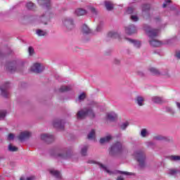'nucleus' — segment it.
Segmentation results:
<instances>
[{
  "label": "nucleus",
  "instance_id": "nucleus-53",
  "mask_svg": "<svg viewBox=\"0 0 180 180\" xmlns=\"http://www.w3.org/2000/svg\"><path fill=\"white\" fill-rule=\"evenodd\" d=\"M38 2L40 4V0H38Z\"/></svg>",
  "mask_w": 180,
  "mask_h": 180
},
{
  "label": "nucleus",
  "instance_id": "nucleus-29",
  "mask_svg": "<svg viewBox=\"0 0 180 180\" xmlns=\"http://www.w3.org/2000/svg\"><path fill=\"white\" fill-rule=\"evenodd\" d=\"M46 31H43L41 30H37V36H46Z\"/></svg>",
  "mask_w": 180,
  "mask_h": 180
},
{
  "label": "nucleus",
  "instance_id": "nucleus-50",
  "mask_svg": "<svg viewBox=\"0 0 180 180\" xmlns=\"http://www.w3.org/2000/svg\"><path fill=\"white\" fill-rule=\"evenodd\" d=\"M59 157H61L62 158H65V155L64 154H59Z\"/></svg>",
  "mask_w": 180,
  "mask_h": 180
},
{
  "label": "nucleus",
  "instance_id": "nucleus-44",
  "mask_svg": "<svg viewBox=\"0 0 180 180\" xmlns=\"http://www.w3.org/2000/svg\"><path fill=\"white\" fill-rule=\"evenodd\" d=\"M15 69H16V66H10L8 68L9 71H11V72L12 71H15Z\"/></svg>",
  "mask_w": 180,
  "mask_h": 180
},
{
  "label": "nucleus",
  "instance_id": "nucleus-20",
  "mask_svg": "<svg viewBox=\"0 0 180 180\" xmlns=\"http://www.w3.org/2000/svg\"><path fill=\"white\" fill-rule=\"evenodd\" d=\"M105 6L107 11H112L113 9V4L110 1H105Z\"/></svg>",
  "mask_w": 180,
  "mask_h": 180
},
{
  "label": "nucleus",
  "instance_id": "nucleus-10",
  "mask_svg": "<svg viewBox=\"0 0 180 180\" xmlns=\"http://www.w3.org/2000/svg\"><path fill=\"white\" fill-rule=\"evenodd\" d=\"M8 88H9V82H6L4 86L0 87L1 95L5 98L8 97Z\"/></svg>",
  "mask_w": 180,
  "mask_h": 180
},
{
  "label": "nucleus",
  "instance_id": "nucleus-47",
  "mask_svg": "<svg viewBox=\"0 0 180 180\" xmlns=\"http://www.w3.org/2000/svg\"><path fill=\"white\" fill-rule=\"evenodd\" d=\"M96 30L97 32H101L102 30V25H98Z\"/></svg>",
  "mask_w": 180,
  "mask_h": 180
},
{
  "label": "nucleus",
  "instance_id": "nucleus-22",
  "mask_svg": "<svg viewBox=\"0 0 180 180\" xmlns=\"http://www.w3.org/2000/svg\"><path fill=\"white\" fill-rule=\"evenodd\" d=\"M95 130L92 129L88 134V139L89 140H95Z\"/></svg>",
  "mask_w": 180,
  "mask_h": 180
},
{
  "label": "nucleus",
  "instance_id": "nucleus-17",
  "mask_svg": "<svg viewBox=\"0 0 180 180\" xmlns=\"http://www.w3.org/2000/svg\"><path fill=\"white\" fill-rule=\"evenodd\" d=\"M53 127L58 129H61V127H64V124L63 120H56L53 122Z\"/></svg>",
  "mask_w": 180,
  "mask_h": 180
},
{
  "label": "nucleus",
  "instance_id": "nucleus-5",
  "mask_svg": "<svg viewBox=\"0 0 180 180\" xmlns=\"http://www.w3.org/2000/svg\"><path fill=\"white\" fill-rule=\"evenodd\" d=\"M89 164H96L103 171H105V172H107V174H109V175H112V174H114L113 172L109 170V169L103 165L102 163L99 162H96L95 160H90Z\"/></svg>",
  "mask_w": 180,
  "mask_h": 180
},
{
  "label": "nucleus",
  "instance_id": "nucleus-33",
  "mask_svg": "<svg viewBox=\"0 0 180 180\" xmlns=\"http://www.w3.org/2000/svg\"><path fill=\"white\" fill-rule=\"evenodd\" d=\"M131 20H132V22H137L139 20V16H137V15H131Z\"/></svg>",
  "mask_w": 180,
  "mask_h": 180
},
{
  "label": "nucleus",
  "instance_id": "nucleus-1",
  "mask_svg": "<svg viewBox=\"0 0 180 180\" xmlns=\"http://www.w3.org/2000/svg\"><path fill=\"white\" fill-rule=\"evenodd\" d=\"M144 30L145 32H146L147 34L150 39L149 40L150 46H153V47H161V46H162V42L157 39H153L154 37L158 36V33H160V30H155L150 28V26H146L144 27Z\"/></svg>",
  "mask_w": 180,
  "mask_h": 180
},
{
  "label": "nucleus",
  "instance_id": "nucleus-52",
  "mask_svg": "<svg viewBox=\"0 0 180 180\" xmlns=\"http://www.w3.org/2000/svg\"><path fill=\"white\" fill-rule=\"evenodd\" d=\"M119 63H120V60H117V59H115V64H119Z\"/></svg>",
  "mask_w": 180,
  "mask_h": 180
},
{
  "label": "nucleus",
  "instance_id": "nucleus-26",
  "mask_svg": "<svg viewBox=\"0 0 180 180\" xmlns=\"http://www.w3.org/2000/svg\"><path fill=\"white\" fill-rule=\"evenodd\" d=\"M171 161H180V156L179 155H171L169 157Z\"/></svg>",
  "mask_w": 180,
  "mask_h": 180
},
{
  "label": "nucleus",
  "instance_id": "nucleus-2",
  "mask_svg": "<svg viewBox=\"0 0 180 180\" xmlns=\"http://www.w3.org/2000/svg\"><path fill=\"white\" fill-rule=\"evenodd\" d=\"M86 116H89V117H95V112L94 110H92L91 107H89L88 108H84L78 111L77 114V119H84Z\"/></svg>",
  "mask_w": 180,
  "mask_h": 180
},
{
  "label": "nucleus",
  "instance_id": "nucleus-49",
  "mask_svg": "<svg viewBox=\"0 0 180 180\" xmlns=\"http://www.w3.org/2000/svg\"><path fill=\"white\" fill-rule=\"evenodd\" d=\"M44 6H46V7L50 6V0L48 1V3L44 4Z\"/></svg>",
  "mask_w": 180,
  "mask_h": 180
},
{
  "label": "nucleus",
  "instance_id": "nucleus-34",
  "mask_svg": "<svg viewBox=\"0 0 180 180\" xmlns=\"http://www.w3.org/2000/svg\"><path fill=\"white\" fill-rule=\"evenodd\" d=\"M8 150H9V151H18V148H16V146L9 145L8 146Z\"/></svg>",
  "mask_w": 180,
  "mask_h": 180
},
{
  "label": "nucleus",
  "instance_id": "nucleus-45",
  "mask_svg": "<svg viewBox=\"0 0 180 180\" xmlns=\"http://www.w3.org/2000/svg\"><path fill=\"white\" fill-rule=\"evenodd\" d=\"M123 175H131V173L127 172H120Z\"/></svg>",
  "mask_w": 180,
  "mask_h": 180
},
{
  "label": "nucleus",
  "instance_id": "nucleus-41",
  "mask_svg": "<svg viewBox=\"0 0 180 180\" xmlns=\"http://www.w3.org/2000/svg\"><path fill=\"white\" fill-rule=\"evenodd\" d=\"M34 179V176H30V177H27L26 179H25V178L21 177L20 180H33Z\"/></svg>",
  "mask_w": 180,
  "mask_h": 180
},
{
  "label": "nucleus",
  "instance_id": "nucleus-48",
  "mask_svg": "<svg viewBox=\"0 0 180 180\" xmlns=\"http://www.w3.org/2000/svg\"><path fill=\"white\" fill-rule=\"evenodd\" d=\"M176 57L177 58H179V59H180V51H177V52L176 53Z\"/></svg>",
  "mask_w": 180,
  "mask_h": 180
},
{
  "label": "nucleus",
  "instance_id": "nucleus-46",
  "mask_svg": "<svg viewBox=\"0 0 180 180\" xmlns=\"http://www.w3.org/2000/svg\"><path fill=\"white\" fill-rule=\"evenodd\" d=\"M169 2H171V1L169 0L165 1V3L163 4V8H166V6L168 5V4H169Z\"/></svg>",
  "mask_w": 180,
  "mask_h": 180
},
{
  "label": "nucleus",
  "instance_id": "nucleus-14",
  "mask_svg": "<svg viewBox=\"0 0 180 180\" xmlns=\"http://www.w3.org/2000/svg\"><path fill=\"white\" fill-rule=\"evenodd\" d=\"M75 13L77 16H83V15H86V11L84 8H77L75 10Z\"/></svg>",
  "mask_w": 180,
  "mask_h": 180
},
{
  "label": "nucleus",
  "instance_id": "nucleus-8",
  "mask_svg": "<svg viewBox=\"0 0 180 180\" xmlns=\"http://www.w3.org/2000/svg\"><path fill=\"white\" fill-rule=\"evenodd\" d=\"M117 119V114L116 112L111 111L107 112L105 115V120H110V122H115Z\"/></svg>",
  "mask_w": 180,
  "mask_h": 180
},
{
  "label": "nucleus",
  "instance_id": "nucleus-27",
  "mask_svg": "<svg viewBox=\"0 0 180 180\" xmlns=\"http://www.w3.org/2000/svg\"><path fill=\"white\" fill-rule=\"evenodd\" d=\"M87 151H88V147L86 146H83L81 150L82 155H86Z\"/></svg>",
  "mask_w": 180,
  "mask_h": 180
},
{
  "label": "nucleus",
  "instance_id": "nucleus-24",
  "mask_svg": "<svg viewBox=\"0 0 180 180\" xmlns=\"http://www.w3.org/2000/svg\"><path fill=\"white\" fill-rule=\"evenodd\" d=\"M150 72H151L153 75H158L160 74V71L155 68H150Z\"/></svg>",
  "mask_w": 180,
  "mask_h": 180
},
{
  "label": "nucleus",
  "instance_id": "nucleus-42",
  "mask_svg": "<svg viewBox=\"0 0 180 180\" xmlns=\"http://www.w3.org/2000/svg\"><path fill=\"white\" fill-rule=\"evenodd\" d=\"M147 147H153L154 146V143L151 141L146 142Z\"/></svg>",
  "mask_w": 180,
  "mask_h": 180
},
{
  "label": "nucleus",
  "instance_id": "nucleus-12",
  "mask_svg": "<svg viewBox=\"0 0 180 180\" xmlns=\"http://www.w3.org/2000/svg\"><path fill=\"white\" fill-rule=\"evenodd\" d=\"M49 172L51 175H53V176H55V178H57L58 179H61V173H60V172L54 169H51L49 170Z\"/></svg>",
  "mask_w": 180,
  "mask_h": 180
},
{
  "label": "nucleus",
  "instance_id": "nucleus-21",
  "mask_svg": "<svg viewBox=\"0 0 180 180\" xmlns=\"http://www.w3.org/2000/svg\"><path fill=\"white\" fill-rule=\"evenodd\" d=\"M150 134V131L147 129H142L141 131V137H147Z\"/></svg>",
  "mask_w": 180,
  "mask_h": 180
},
{
  "label": "nucleus",
  "instance_id": "nucleus-30",
  "mask_svg": "<svg viewBox=\"0 0 180 180\" xmlns=\"http://www.w3.org/2000/svg\"><path fill=\"white\" fill-rule=\"evenodd\" d=\"M85 98H86V94H85V93H82L78 97V101L81 102V101H84Z\"/></svg>",
  "mask_w": 180,
  "mask_h": 180
},
{
  "label": "nucleus",
  "instance_id": "nucleus-28",
  "mask_svg": "<svg viewBox=\"0 0 180 180\" xmlns=\"http://www.w3.org/2000/svg\"><path fill=\"white\" fill-rule=\"evenodd\" d=\"M152 101L155 103H161V98L160 97H157V96L153 97Z\"/></svg>",
  "mask_w": 180,
  "mask_h": 180
},
{
  "label": "nucleus",
  "instance_id": "nucleus-3",
  "mask_svg": "<svg viewBox=\"0 0 180 180\" xmlns=\"http://www.w3.org/2000/svg\"><path fill=\"white\" fill-rule=\"evenodd\" d=\"M134 156L136 160L139 162L140 167H144L146 165V155L141 150H136L134 153Z\"/></svg>",
  "mask_w": 180,
  "mask_h": 180
},
{
  "label": "nucleus",
  "instance_id": "nucleus-15",
  "mask_svg": "<svg viewBox=\"0 0 180 180\" xmlns=\"http://www.w3.org/2000/svg\"><path fill=\"white\" fill-rule=\"evenodd\" d=\"M111 139H112V135L109 134L105 137L101 138L100 139V143L101 144H103L104 143H108V141H110Z\"/></svg>",
  "mask_w": 180,
  "mask_h": 180
},
{
  "label": "nucleus",
  "instance_id": "nucleus-4",
  "mask_svg": "<svg viewBox=\"0 0 180 180\" xmlns=\"http://www.w3.org/2000/svg\"><path fill=\"white\" fill-rule=\"evenodd\" d=\"M122 150L123 146H122V143L117 142L110 148L109 154L110 155H113V154H116V153H120Z\"/></svg>",
  "mask_w": 180,
  "mask_h": 180
},
{
  "label": "nucleus",
  "instance_id": "nucleus-23",
  "mask_svg": "<svg viewBox=\"0 0 180 180\" xmlns=\"http://www.w3.org/2000/svg\"><path fill=\"white\" fill-rule=\"evenodd\" d=\"M82 32L83 33H85L86 34H89L91 33V29L88 27V25H83L82 27Z\"/></svg>",
  "mask_w": 180,
  "mask_h": 180
},
{
  "label": "nucleus",
  "instance_id": "nucleus-19",
  "mask_svg": "<svg viewBox=\"0 0 180 180\" xmlns=\"http://www.w3.org/2000/svg\"><path fill=\"white\" fill-rule=\"evenodd\" d=\"M129 122L126 121V122H122L120 124V129L121 130H126V129H127V127H129Z\"/></svg>",
  "mask_w": 180,
  "mask_h": 180
},
{
  "label": "nucleus",
  "instance_id": "nucleus-39",
  "mask_svg": "<svg viewBox=\"0 0 180 180\" xmlns=\"http://www.w3.org/2000/svg\"><path fill=\"white\" fill-rule=\"evenodd\" d=\"M155 140H164V136L158 135L154 137Z\"/></svg>",
  "mask_w": 180,
  "mask_h": 180
},
{
  "label": "nucleus",
  "instance_id": "nucleus-13",
  "mask_svg": "<svg viewBox=\"0 0 180 180\" xmlns=\"http://www.w3.org/2000/svg\"><path fill=\"white\" fill-rule=\"evenodd\" d=\"M41 139L44 141H50L51 140H53L54 137L53 136V135H50L49 134H44L41 135Z\"/></svg>",
  "mask_w": 180,
  "mask_h": 180
},
{
  "label": "nucleus",
  "instance_id": "nucleus-36",
  "mask_svg": "<svg viewBox=\"0 0 180 180\" xmlns=\"http://www.w3.org/2000/svg\"><path fill=\"white\" fill-rule=\"evenodd\" d=\"M5 116H6V111L5 110L0 111V119H4Z\"/></svg>",
  "mask_w": 180,
  "mask_h": 180
},
{
  "label": "nucleus",
  "instance_id": "nucleus-40",
  "mask_svg": "<svg viewBox=\"0 0 180 180\" xmlns=\"http://www.w3.org/2000/svg\"><path fill=\"white\" fill-rule=\"evenodd\" d=\"M7 139L8 140H13V139H15V135L13 134H10Z\"/></svg>",
  "mask_w": 180,
  "mask_h": 180
},
{
  "label": "nucleus",
  "instance_id": "nucleus-31",
  "mask_svg": "<svg viewBox=\"0 0 180 180\" xmlns=\"http://www.w3.org/2000/svg\"><path fill=\"white\" fill-rule=\"evenodd\" d=\"M176 172H178V170L175 169H170L168 170V174L169 175H175V174H176Z\"/></svg>",
  "mask_w": 180,
  "mask_h": 180
},
{
  "label": "nucleus",
  "instance_id": "nucleus-18",
  "mask_svg": "<svg viewBox=\"0 0 180 180\" xmlns=\"http://www.w3.org/2000/svg\"><path fill=\"white\" fill-rule=\"evenodd\" d=\"M128 41L134 44V47H136V49H139V47L141 46V43L139 41L128 39Z\"/></svg>",
  "mask_w": 180,
  "mask_h": 180
},
{
  "label": "nucleus",
  "instance_id": "nucleus-38",
  "mask_svg": "<svg viewBox=\"0 0 180 180\" xmlns=\"http://www.w3.org/2000/svg\"><path fill=\"white\" fill-rule=\"evenodd\" d=\"M28 51H29L30 56H32L34 52V49H33L32 46H30L28 49Z\"/></svg>",
  "mask_w": 180,
  "mask_h": 180
},
{
  "label": "nucleus",
  "instance_id": "nucleus-51",
  "mask_svg": "<svg viewBox=\"0 0 180 180\" xmlns=\"http://www.w3.org/2000/svg\"><path fill=\"white\" fill-rule=\"evenodd\" d=\"M117 180H124V178L123 176H120L117 177Z\"/></svg>",
  "mask_w": 180,
  "mask_h": 180
},
{
  "label": "nucleus",
  "instance_id": "nucleus-54",
  "mask_svg": "<svg viewBox=\"0 0 180 180\" xmlns=\"http://www.w3.org/2000/svg\"><path fill=\"white\" fill-rule=\"evenodd\" d=\"M41 19H44V17H42Z\"/></svg>",
  "mask_w": 180,
  "mask_h": 180
},
{
  "label": "nucleus",
  "instance_id": "nucleus-35",
  "mask_svg": "<svg viewBox=\"0 0 180 180\" xmlns=\"http://www.w3.org/2000/svg\"><path fill=\"white\" fill-rule=\"evenodd\" d=\"M108 36L110 37H116L118 36V34H117V32H109Z\"/></svg>",
  "mask_w": 180,
  "mask_h": 180
},
{
  "label": "nucleus",
  "instance_id": "nucleus-25",
  "mask_svg": "<svg viewBox=\"0 0 180 180\" xmlns=\"http://www.w3.org/2000/svg\"><path fill=\"white\" fill-rule=\"evenodd\" d=\"M71 89V86H62L60 89V92H67Z\"/></svg>",
  "mask_w": 180,
  "mask_h": 180
},
{
  "label": "nucleus",
  "instance_id": "nucleus-16",
  "mask_svg": "<svg viewBox=\"0 0 180 180\" xmlns=\"http://www.w3.org/2000/svg\"><path fill=\"white\" fill-rule=\"evenodd\" d=\"M136 102L139 106H143V105H144V98L143 96H139L136 98Z\"/></svg>",
  "mask_w": 180,
  "mask_h": 180
},
{
  "label": "nucleus",
  "instance_id": "nucleus-37",
  "mask_svg": "<svg viewBox=\"0 0 180 180\" xmlns=\"http://www.w3.org/2000/svg\"><path fill=\"white\" fill-rule=\"evenodd\" d=\"M89 11H91V13H96V9L94 8L93 6H89L88 7Z\"/></svg>",
  "mask_w": 180,
  "mask_h": 180
},
{
  "label": "nucleus",
  "instance_id": "nucleus-6",
  "mask_svg": "<svg viewBox=\"0 0 180 180\" xmlns=\"http://www.w3.org/2000/svg\"><path fill=\"white\" fill-rule=\"evenodd\" d=\"M44 70V66L40 63H34L30 68L32 72H41Z\"/></svg>",
  "mask_w": 180,
  "mask_h": 180
},
{
  "label": "nucleus",
  "instance_id": "nucleus-32",
  "mask_svg": "<svg viewBox=\"0 0 180 180\" xmlns=\"http://www.w3.org/2000/svg\"><path fill=\"white\" fill-rule=\"evenodd\" d=\"M27 8L28 9H34V4L32 2L27 3Z\"/></svg>",
  "mask_w": 180,
  "mask_h": 180
},
{
  "label": "nucleus",
  "instance_id": "nucleus-43",
  "mask_svg": "<svg viewBox=\"0 0 180 180\" xmlns=\"http://www.w3.org/2000/svg\"><path fill=\"white\" fill-rule=\"evenodd\" d=\"M133 11H134L133 8L129 7V8H128V9H127V13L130 14V13H131Z\"/></svg>",
  "mask_w": 180,
  "mask_h": 180
},
{
  "label": "nucleus",
  "instance_id": "nucleus-9",
  "mask_svg": "<svg viewBox=\"0 0 180 180\" xmlns=\"http://www.w3.org/2000/svg\"><path fill=\"white\" fill-rule=\"evenodd\" d=\"M63 23L68 29H72L74 27V21L71 18L63 19Z\"/></svg>",
  "mask_w": 180,
  "mask_h": 180
},
{
  "label": "nucleus",
  "instance_id": "nucleus-7",
  "mask_svg": "<svg viewBox=\"0 0 180 180\" xmlns=\"http://www.w3.org/2000/svg\"><path fill=\"white\" fill-rule=\"evenodd\" d=\"M137 32V27L134 25H131L125 27V33L129 35L134 34Z\"/></svg>",
  "mask_w": 180,
  "mask_h": 180
},
{
  "label": "nucleus",
  "instance_id": "nucleus-11",
  "mask_svg": "<svg viewBox=\"0 0 180 180\" xmlns=\"http://www.w3.org/2000/svg\"><path fill=\"white\" fill-rule=\"evenodd\" d=\"M30 136H32V133L27 131H25L20 134V135L18 136V139L20 141H23V140H25V139H29Z\"/></svg>",
  "mask_w": 180,
  "mask_h": 180
}]
</instances>
